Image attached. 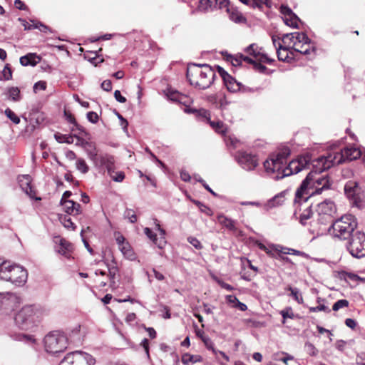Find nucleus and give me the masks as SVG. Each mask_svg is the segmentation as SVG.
Segmentation results:
<instances>
[{"mask_svg": "<svg viewBox=\"0 0 365 365\" xmlns=\"http://www.w3.org/2000/svg\"><path fill=\"white\" fill-rule=\"evenodd\" d=\"M310 157L300 156L292 160L287 165V159L283 154L271 155L264 162L266 173L274 180H279L286 176L297 174L300 171L309 169Z\"/></svg>", "mask_w": 365, "mask_h": 365, "instance_id": "f257e3e1", "label": "nucleus"}, {"mask_svg": "<svg viewBox=\"0 0 365 365\" xmlns=\"http://www.w3.org/2000/svg\"><path fill=\"white\" fill-rule=\"evenodd\" d=\"M314 160L311 163L309 161V167L312 165V169L307 175L306 178L302 181L300 186L297 189L295 192V203H300L301 202H307V200L314 195L321 194L324 190H328L330 187V182L327 175L317 176V173L323 172L317 171L314 168Z\"/></svg>", "mask_w": 365, "mask_h": 365, "instance_id": "f03ea898", "label": "nucleus"}, {"mask_svg": "<svg viewBox=\"0 0 365 365\" xmlns=\"http://www.w3.org/2000/svg\"><path fill=\"white\" fill-rule=\"evenodd\" d=\"M361 155V152L359 148L346 147L340 152H329L326 155L319 157L314 163V168L317 171L327 170L345 161L356 160Z\"/></svg>", "mask_w": 365, "mask_h": 365, "instance_id": "7ed1b4c3", "label": "nucleus"}, {"mask_svg": "<svg viewBox=\"0 0 365 365\" xmlns=\"http://www.w3.org/2000/svg\"><path fill=\"white\" fill-rule=\"evenodd\" d=\"M215 78V71L207 64L191 63L187 66V78L195 87L200 89L208 88Z\"/></svg>", "mask_w": 365, "mask_h": 365, "instance_id": "20e7f679", "label": "nucleus"}, {"mask_svg": "<svg viewBox=\"0 0 365 365\" xmlns=\"http://www.w3.org/2000/svg\"><path fill=\"white\" fill-rule=\"evenodd\" d=\"M44 310L37 305H26L21 308L15 317L16 326L23 330L32 329L39 322L43 317Z\"/></svg>", "mask_w": 365, "mask_h": 365, "instance_id": "39448f33", "label": "nucleus"}, {"mask_svg": "<svg viewBox=\"0 0 365 365\" xmlns=\"http://www.w3.org/2000/svg\"><path fill=\"white\" fill-rule=\"evenodd\" d=\"M336 212L334 202L326 200L318 204L317 219L312 222L317 227L313 230L317 235H323L327 230V225L334 221V215Z\"/></svg>", "mask_w": 365, "mask_h": 365, "instance_id": "423d86ee", "label": "nucleus"}, {"mask_svg": "<svg viewBox=\"0 0 365 365\" xmlns=\"http://www.w3.org/2000/svg\"><path fill=\"white\" fill-rule=\"evenodd\" d=\"M331 224L327 226V231L341 240L347 239L357 227L356 218L352 215H345Z\"/></svg>", "mask_w": 365, "mask_h": 365, "instance_id": "0eeeda50", "label": "nucleus"}, {"mask_svg": "<svg viewBox=\"0 0 365 365\" xmlns=\"http://www.w3.org/2000/svg\"><path fill=\"white\" fill-rule=\"evenodd\" d=\"M282 41L284 44L292 46L295 51L299 52L304 55H315L316 48L312 45V42L304 33H291L284 34Z\"/></svg>", "mask_w": 365, "mask_h": 365, "instance_id": "6e6552de", "label": "nucleus"}, {"mask_svg": "<svg viewBox=\"0 0 365 365\" xmlns=\"http://www.w3.org/2000/svg\"><path fill=\"white\" fill-rule=\"evenodd\" d=\"M27 276V271L21 266L6 262L0 267V277L3 280L20 285L26 282Z\"/></svg>", "mask_w": 365, "mask_h": 365, "instance_id": "1a4fd4ad", "label": "nucleus"}, {"mask_svg": "<svg viewBox=\"0 0 365 365\" xmlns=\"http://www.w3.org/2000/svg\"><path fill=\"white\" fill-rule=\"evenodd\" d=\"M43 342L46 351L55 354L62 352L66 349L68 339L63 334L53 331L45 336Z\"/></svg>", "mask_w": 365, "mask_h": 365, "instance_id": "9d476101", "label": "nucleus"}, {"mask_svg": "<svg viewBox=\"0 0 365 365\" xmlns=\"http://www.w3.org/2000/svg\"><path fill=\"white\" fill-rule=\"evenodd\" d=\"M348 250L356 258L365 257V234L357 232L352 235Z\"/></svg>", "mask_w": 365, "mask_h": 365, "instance_id": "9b49d317", "label": "nucleus"}, {"mask_svg": "<svg viewBox=\"0 0 365 365\" xmlns=\"http://www.w3.org/2000/svg\"><path fill=\"white\" fill-rule=\"evenodd\" d=\"M344 192L347 197L352 200L353 205L357 207H361V188L359 187L357 182L351 180L348 181L344 186Z\"/></svg>", "mask_w": 365, "mask_h": 365, "instance_id": "f8f14e48", "label": "nucleus"}, {"mask_svg": "<svg viewBox=\"0 0 365 365\" xmlns=\"http://www.w3.org/2000/svg\"><path fill=\"white\" fill-rule=\"evenodd\" d=\"M236 159L240 165L247 171L254 170L258 165L257 156L246 152H238Z\"/></svg>", "mask_w": 365, "mask_h": 365, "instance_id": "ddd939ff", "label": "nucleus"}, {"mask_svg": "<svg viewBox=\"0 0 365 365\" xmlns=\"http://www.w3.org/2000/svg\"><path fill=\"white\" fill-rule=\"evenodd\" d=\"M155 229L159 232L160 236L158 237H157L156 235L148 227L144 229V233L158 248L163 249L167 243L165 240V231L160 227L157 220H155Z\"/></svg>", "mask_w": 365, "mask_h": 365, "instance_id": "4468645a", "label": "nucleus"}, {"mask_svg": "<svg viewBox=\"0 0 365 365\" xmlns=\"http://www.w3.org/2000/svg\"><path fill=\"white\" fill-rule=\"evenodd\" d=\"M246 51L252 56L256 61L259 62L266 63L271 64L274 62V59L269 58L266 53L262 52V48H259L255 43L250 44L247 48Z\"/></svg>", "mask_w": 365, "mask_h": 365, "instance_id": "2eb2a0df", "label": "nucleus"}, {"mask_svg": "<svg viewBox=\"0 0 365 365\" xmlns=\"http://www.w3.org/2000/svg\"><path fill=\"white\" fill-rule=\"evenodd\" d=\"M74 365H94L95 359L89 354L81 351H75L70 353Z\"/></svg>", "mask_w": 365, "mask_h": 365, "instance_id": "dca6fc26", "label": "nucleus"}, {"mask_svg": "<svg viewBox=\"0 0 365 365\" xmlns=\"http://www.w3.org/2000/svg\"><path fill=\"white\" fill-rule=\"evenodd\" d=\"M18 181L22 190L31 198H35L36 200H41L40 197H35V192L31 185V179L29 175L19 176Z\"/></svg>", "mask_w": 365, "mask_h": 365, "instance_id": "f3484780", "label": "nucleus"}, {"mask_svg": "<svg viewBox=\"0 0 365 365\" xmlns=\"http://www.w3.org/2000/svg\"><path fill=\"white\" fill-rule=\"evenodd\" d=\"M2 299L1 304L2 309L8 312L14 310L19 303V298L17 296L12 293H2Z\"/></svg>", "mask_w": 365, "mask_h": 365, "instance_id": "a211bd4d", "label": "nucleus"}, {"mask_svg": "<svg viewBox=\"0 0 365 365\" xmlns=\"http://www.w3.org/2000/svg\"><path fill=\"white\" fill-rule=\"evenodd\" d=\"M114 158L112 155L104 154L98 155L93 164L96 167H104L108 172L114 168Z\"/></svg>", "mask_w": 365, "mask_h": 365, "instance_id": "6ab92c4d", "label": "nucleus"}, {"mask_svg": "<svg viewBox=\"0 0 365 365\" xmlns=\"http://www.w3.org/2000/svg\"><path fill=\"white\" fill-rule=\"evenodd\" d=\"M165 95L170 101L173 102L183 105H187L190 103V98L187 96L175 90L168 89L166 91Z\"/></svg>", "mask_w": 365, "mask_h": 365, "instance_id": "aec40b11", "label": "nucleus"}, {"mask_svg": "<svg viewBox=\"0 0 365 365\" xmlns=\"http://www.w3.org/2000/svg\"><path fill=\"white\" fill-rule=\"evenodd\" d=\"M272 39L273 44L276 48L277 55L279 61H287L289 58L288 51L290 46H288L287 44H284V46H282L279 42L277 43V39L275 38L274 36H272Z\"/></svg>", "mask_w": 365, "mask_h": 365, "instance_id": "412c9836", "label": "nucleus"}, {"mask_svg": "<svg viewBox=\"0 0 365 365\" xmlns=\"http://www.w3.org/2000/svg\"><path fill=\"white\" fill-rule=\"evenodd\" d=\"M56 250L59 254L68 258L72 252L73 245L65 239H59L58 245L56 246Z\"/></svg>", "mask_w": 365, "mask_h": 365, "instance_id": "4be33fe9", "label": "nucleus"}, {"mask_svg": "<svg viewBox=\"0 0 365 365\" xmlns=\"http://www.w3.org/2000/svg\"><path fill=\"white\" fill-rule=\"evenodd\" d=\"M61 205L63 207L64 211L69 215H77L81 213L80 204L73 200L63 201Z\"/></svg>", "mask_w": 365, "mask_h": 365, "instance_id": "5701e85b", "label": "nucleus"}, {"mask_svg": "<svg viewBox=\"0 0 365 365\" xmlns=\"http://www.w3.org/2000/svg\"><path fill=\"white\" fill-rule=\"evenodd\" d=\"M272 248L277 253H282L283 255H293L297 256H302L307 257V255L302 251L297 250L292 248H288L286 247L281 246L279 245H273Z\"/></svg>", "mask_w": 365, "mask_h": 365, "instance_id": "b1692460", "label": "nucleus"}, {"mask_svg": "<svg viewBox=\"0 0 365 365\" xmlns=\"http://www.w3.org/2000/svg\"><path fill=\"white\" fill-rule=\"evenodd\" d=\"M19 61L20 63L23 66H35L40 62L41 58L36 53H30L24 56H21Z\"/></svg>", "mask_w": 365, "mask_h": 365, "instance_id": "393cba45", "label": "nucleus"}, {"mask_svg": "<svg viewBox=\"0 0 365 365\" xmlns=\"http://www.w3.org/2000/svg\"><path fill=\"white\" fill-rule=\"evenodd\" d=\"M284 21L286 25L297 29L300 20L290 9H287V13L285 14Z\"/></svg>", "mask_w": 365, "mask_h": 365, "instance_id": "a878e982", "label": "nucleus"}, {"mask_svg": "<svg viewBox=\"0 0 365 365\" xmlns=\"http://www.w3.org/2000/svg\"><path fill=\"white\" fill-rule=\"evenodd\" d=\"M217 220L220 225H222V226H224L225 227L230 230L235 231L237 230V227L235 226V221L230 218H228L224 215H219L217 216Z\"/></svg>", "mask_w": 365, "mask_h": 365, "instance_id": "bb28decb", "label": "nucleus"}, {"mask_svg": "<svg viewBox=\"0 0 365 365\" xmlns=\"http://www.w3.org/2000/svg\"><path fill=\"white\" fill-rule=\"evenodd\" d=\"M6 95L8 99L14 102L20 101L21 99L20 89L18 87L13 86L9 88L6 91Z\"/></svg>", "mask_w": 365, "mask_h": 365, "instance_id": "cd10ccee", "label": "nucleus"}, {"mask_svg": "<svg viewBox=\"0 0 365 365\" xmlns=\"http://www.w3.org/2000/svg\"><path fill=\"white\" fill-rule=\"evenodd\" d=\"M202 358L200 355H192L188 353H185L182 356L181 361L185 365H189L190 364H195L197 362L202 361Z\"/></svg>", "mask_w": 365, "mask_h": 365, "instance_id": "c85d7f7f", "label": "nucleus"}, {"mask_svg": "<svg viewBox=\"0 0 365 365\" xmlns=\"http://www.w3.org/2000/svg\"><path fill=\"white\" fill-rule=\"evenodd\" d=\"M284 201V192H282L268 200L267 205L269 208L282 205Z\"/></svg>", "mask_w": 365, "mask_h": 365, "instance_id": "c756f323", "label": "nucleus"}, {"mask_svg": "<svg viewBox=\"0 0 365 365\" xmlns=\"http://www.w3.org/2000/svg\"><path fill=\"white\" fill-rule=\"evenodd\" d=\"M118 248L123 255L128 259L133 260L135 259V253L128 242L118 247Z\"/></svg>", "mask_w": 365, "mask_h": 365, "instance_id": "7c9ffc66", "label": "nucleus"}, {"mask_svg": "<svg viewBox=\"0 0 365 365\" xmlns=\"http://www.w3.org/2000/svg\"><path fill=\"white\" fill-rule=\"evenodd\" d=\"M209 124L215 130V132H217L220 134H222L223 135H225V133L227 130V128L226 125L224 124L220 120H217V121L211 120V121H210Z\"/></svg>", "mask_w": 365, "mask_h": 365, "instance_id": "2f4dec72", "label": "nucleus"}, {"mask_svg": "<svg viewBox=\"0 0 365 365\" xmlns=\"http://www.w3.org/2000/svg\"><path fill=\"white\" fill-rule=\"evenodd\" d=\"M227 88L231 92H237L240 91L242 84L237 82L234 78L232 77L231 79H226L224 81Z\"/></svg>", "mask_w": 365, "mask_h": 365, "instance_id": "473e14b6", "label": "nucleus"}, {"mask_svg": "<svg viewBox=\"0 0 365 365\" xmlns=\"http://www.w3.org/2000/svg\"><path fill=\"white\" fill-rule=\"evenodd\" d=\"M217 0H200L199 4V9L201 11H208L216 8Z\"/></svg>", "mask_w": 365, "mask_h": 365, "instance_id": "72a5a7b5", "label": "nucleus"}, {"mask_svg": "<svg viewBox=\"0 0 365 365\" xmlns=\"http://www.w3.org/2000/svg\"><path fill=\"white\" fill-rule=\"evenodd\" d=\"M280 314L282 315L283 319H282V324H285L287 319H294L296 317H297V315L294 314L293 312V310L292 307H287L284 309L280 311Z\"/></svg>", "mask_w": 365, "mask_h": 365, "instance_id": "f704fd0d", "label": "nucleus"}, {"mask_svg": "<svg viewBox=\"0 0 365 365\" xmlns=\"http://www.w3.org/2000/svg\"><path fill=\"white\" fill-rule=\"evenodd\" d=\"M189 113H195L197 116L202 118L204 120H205L207 123L211 121L210 119V112L207 110L205 109H200V110H195V109H189Z\"/></svg>", "mask_w": 365, "mask_h": 365, "instance_id": "c9c22d12", "label": "nucleus"}, {"mask_svg": "<svg viewBox=\"0 0 365 365\" xmlns=\"http://www.w3.org/2000/svg\"><path fill=\"white\" fill-rule=\"evenodd\" d=\"M230 19L235 23L237 24H245L246 23V18L243 14L237 11H232L230 14Z\"/></svg>", "mask_w": 365, "mask_h": 365, "instance_id": "e433bc0d", "label": "nucleus"}, {"mask_svg": "<svg viewBox=\"0 0 365 365\" xmlns=\"http://www.w3.org/2000/svg\"><path fill=\"white\" fill-rule=\"evenodd\" d=\"M76 169L83 174H86L89 170V167L86 160L83 158H78L76 162Z\"/></svg>", "mask_w": 365, "mask_h": 365, "instance_id": "4c0bfd02", "label": "nucleus"}, {"mask_svg": "<svg viewBox=\"0 0 365 365\" xmlns=\"http://www.w3.org/2000/svg\"><path fill=\"white\" fill-rule=\"evenodd\" d=\"M109 176L112 178L113 180L120 182L125 178V174L122 171L115 172L114 170V168H112L110 172H108Z\"/></svg>", "mask_w": 365, "mask_h": 365, "instance_id": "58836bf2", "label": "nucleus"}, {"mask_svg": "<svg viewBox=\"0 0 365 365\" xmlns=\"http://www.w3.org/2000/svg\"><path fill=\"white\" fill-rule=\"evenodd\" d=\"M86 144L88 147L86 148V153L88 157L93 163H94L98 155L96 151V148L91 143H86Z\"/></svg>", "mask_w": 365, "mask_h": 365, "instance_id": "ea45409f", "label": "nucleus"}, {"mask_svg": "<svg viewBox=\"0 0 365 365\" xmlns=\"http://www.w3.org/2000/svg\"><path fill=\"white\" fill-rule=\"evenodd\" d=\"M312 215V212L311 210V206H308L303 212L300 215L299 221L302 225L307 224V220H308Z\"/></svg>", "mask_w": 365, "mask_h": 365, "instance_id": "a19ab883", "label": "nucleus"}, {"mask_svg": "<svg viewBox=\"0 0 365 365\" xmlns=\"http://www.w3.org/2000/svg\"><path fill=\"white\" fill-rule=\"evenodd\" d=\"M288 290L291 292V296L299 303L302 304L303 303V297L299 290V289L296 287H289L288 288Z\"/></svg>", "mask_w": 365, "mask_h": 365, "instance_id": "79ce46f5", "label": "nucleus"}, {"mask_svg": "<svg viewBox=\"0 0 365 365\" xmlns=\"http://www.w3.org/2000/svg\"><path fill=\"white\" fill-rule=\"evenodd\" d=\"M65 115L66 116L67 120L71 124H73L76 128V129L79 130V133L81 134L86 133L84 128L77 123L75 118L71 113H67L66 112H65Z\"/></svg>", "mask_w": 365, "mask_h": 365, "instance_id": "37998d69", "label": "nucleus"}, {"mask_svg": "<svg viewBox=\"0 0 365 365\" xmlns=\"http://www.w3.org/2000/svg\"><path fill=\"white\" fill-rule=\"evenodd\" d=\"M12 78V71L9 64L4 66L2 71V77H0V80H11Z\"/></svg>", "mask_w": 365, "mask_h": 365, "instance_id": "c03bdc74", "label": "nucleus"}, {"mask_svg": "<svg viewBox=\"0 0 365 365\" xmlns=\"http://www.w3.org/2000/svg\"><path fill=\"white\" fill-rule=\"evenodd\" d=\"M4 113L14 123L19 124L20 123V118L11 109L6 108Z\"/></svg>", "mask_w": 365, "mask_h": 365, "instance_id": "a18cd8bd", "label": "nucleus"}, {"mask_svg": "<svg viewBox=\"0 0 365 365\" xmlns=\"http://www.w3.org/2000/svg\"><path fill=\"white\" fill-rule=\"evenodd\" d=\"M242 3L249 5L251 4L252 6L262 7L264 4L267 0H240Z\"/></svg>", "mask_w": 365, "mask_h": 365, "instance_id": "49530a36", "label": "nucleus"}, {"mask_svg": "<svg viewBox=\"0 0 365 365\" xmlns=\"http://www.w3.org/2000/svg\"><path fill=\"white\" fill-rule=\"evenodd\" d=\"M348 306L349 302L346 299H339L334 304L332 309L334 311H338L339 309L347 307Z\"/></svg>", "mask_w": 365, "mask_h": 365, "instance_id": "de8ad7c7", "label": "nucleus"}, {"mask_svg": "<svg viewBox=\"0 0 365 365\" xmlns=\"http://www.w3.org/2000/svg\"><path fill=\"white\" fill-rule=\"evenodd\" d=\"M206 346H207L208 349H210L212 350V351L213 352V354H215V355H217V354H219L220 356H222V357L226 361H230V358L229 356L223 351H219V350H217L215 349L212 345L209 346L208 344L207 343V341L205 340L204 341Z\"/></svg>", "mask_w": 365, "mask_h": 365, "instance_id": "09e8293b", "label": "nucleus"}, {"mask_svg": "<svg viewBox=\"0 0 365 365\" xmlns=\"http://www.w3.org/2000/svg\"><path fill=\"white\" fill-rule=\"evenodd\" d=\"M125 217L129 220V221L132 223H134L137 220V217L135 212L131 209H127L125 211Z\"/></svg>", "mask_w": 365, "mask_h": 365, "instance_id": "8fccbe9b", "label": "nucleus"}, {"mask_svg": "<svg viewBox=\"0 0 365 365\" xmlns=\"http://www.w3.org/2000/svg\"><path fill=\"white\" fill-rule=\"evenodd\" d=\"M305 349L307 352L311 356H316L318 353V350L316 347L310 342H307L305 344Z\"/></svg>", "mask_w": 365, "mask_h": 365, "instance_id": "3c124183", "label": "nucleus"}, {"mask_svg": "<svg viewBox=\"0 0 365 365\" xmlns=\"http://www.w3.org/2000/svg\"><path fill=\"white\" fill-rule=\"evenodd\" d=\"M330 312V309H329V308L324 305V304H320L319 306H317V307H309V312Z\"/></svg>", "mask_w": 365, "mask_h": 365, "instance_id": "603ef678", "label": "nucleus"}, {"mask_svg": "<svg viewBox=\"0 0 365 365\" xmlns=\"http://www.w3.org/2000/svg\"><path fill=\"white\" fill-rule=\"evenodd\" d=\"M187 241L196 249L201 250L202 248V245L200 242L195 237H189L187 238Z\"/></svg>", "mask_w": 365, "mask_h": 365, "instance_id": "864d4df0", "label": "nucleus"}, {"mask_svg": "<svg viewBox=\"0 0 365 365\" xmlns=\"http://www.w3.org/2000/svg\"><path fill=\"white\" fill-rule=\"evenodd\" d=\"M217 68L219 74L223 79V81H226V79L232 80V76L226 71H225L222 67L217 66Z\"/></svg>", "mask_w": 365, "mask_h": 365, "instance_id": "5fc2aeb1", "label": "nucleus"}, {"mask_svg": "<svg viewBox=\"0 0 365 365\" xmlns=\"http://www.w3.org/2000/svg\"><path fill=\"white\" fill-rule=\"evenodd\" d=\"M87 119L92 123H96L98 120V115L96 112L90 111L87 113Z\"/></svg>", "mask_w": 365, "mask_h": 365, "instance_id": "6e6d98bb", "label": "nucleus"}, {"mask_svg": "<svg viewBox=\"0 0 365 365\" xmlns=\"http://www.w3.org/2000/svg\"><path fill=\"white\" fill-rule=\"evenodd\" d=\"M58 365H74L72 361V355L68 354Z\"/></svg>", "mask_w": 365, "mask_h": 365, "instance_id": "4d7b16f0", "label": "nucleus"}, {"mask_svg": "<svg viewBox=\"0 0 365 365\" xmlns=\"http://www.w3.org/2000/svg\"><path fill=\"white\" fill-rule=\"evenodd\" d=\"M46 88V83L45 81H38L34 86V91L36 92L38 90L44 91Z\"/></svg>", "mask_w": 365, "mask_h": 365, "instance_id": "13d9d810", "label": "nucleus"}, {"mask_svg": "<svg viewBox=\"0 0 365 365\" xmlns=\"http://www.w3.org/2000/svg\"><path fill=\"white\" fill-rule=\"evenodd\" d=\"M63 224L65 227L71 228L72 230H74L76 227L74 223L71 221V218H69V217L67 218L66 217H65L63 218Z\"/></svg>", "mask_w": 365, "mask_h": 365, "instance_id": "bf43d9fd", "label": "nucleus"}, {"mask_svg": "<svg viewBox=\"0 0 365 365\" xmlns=\"http://www.w3.org/2000/svg\"><path fill=\"white\" fill-rule=\"evenodd\" d=\"M273 257L278 260L282 261L283 262H285V263H291L292 262L291 259L289 257L284 256V255L282 253H278L277 255H274Z\"/></svg>", "mask_w": 365, "mask_h": 365, "instance_id": "052dcab7", "label": "nucleus"}, {"mask_svg": "<svg viewBox=\"0 0 365 365\" xmlns=\"http://www.w3.org/2000/svg\"><path fill=\"white\" fill-rule=\"evenodd\" d=\"M19 21L22 22V25L24 26L25 30H31L35 28H39L37 25H34V24H30L24 19H19Z\"/></svg>", "mask_w": 365, "mask_h": 365, "instance_id": "680f3d73", "label": "nucleus"}, {"mask_svg": "<svg viewBox=\"0 0 365 365\" xmlns=\"http://www.w3.org/2000/svg\"><path fill=\"white\" fill-rule=\"evenodd\" d=\"M101 88L106 91H110L112 89V83L110 80H106L101 83Z\"/></svg>", "mask_w": 365, "mask_h": 365, "instance_id": "e2e57ef3", "label": "nucleus"}, {"mask_svg": "<svg viewBox=\"0 0 365 365\" xmlns=\"http://www.w3.org/2000/svg\"><path fill=\"white\" fill-rule=\"evenodd\" d=\"M230 4L229 0H217L216 1V8L219 9L227 8Z\"/></svg>", "mask_w": 365, "mask_h": 365, "instance_id": "0e129e2a", "label": "nucleus"}, {"mask_svg": "<svg viewBox=\"0 0 365 365\" xmlns=\"http://www.w3.org/2000/svg\"><path fill=\"white\" fill-rule=\"evenodd\" d=\"M114 97L115 100L120 103H125L126 101V98L121 95L120 91L118 90H116L114 92Z\"/></svg>", "mask_w": 365, "mask_h": 365, "instance_id": "69168bd1", "label": "nucleus"}, {"mask_svg": "<svg viewBox=\"0 0 365 365\" xmlns=\"http://www.w3.org/2000/svg\"><path fill=\"white\" fill-rule=\"evenodd\" d=\"M346 344V342L344 340H338L335 343V347L340 351H343L345 346Z\"/></svg>", "mask_w": 365, "mask_h": 365, "instance_id": "338daca9", "label": "nucleus"}, {"mask_svg": "<svg viewBox=\"0 0 365 365\" xmlns=\"http://www.w3.org/2000/svg\"><path fill=\"white\" fill-rule=\"evenodd\" d=\"M115 240H116V242L118 245V247H120V245L125 244L126 242H125V238L122 235H120V233H118L115 236Z\"/></svg>", "mask_w": 365, "mask_h": 365, "instance_id": "774afa93", "label": "nucleus"}]
</instances>
